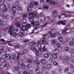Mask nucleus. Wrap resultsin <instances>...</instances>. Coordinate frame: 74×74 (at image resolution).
<instances>
[{
	"label": "nucleus",
	"instance_id": "obj_1",
	"mask_svg": "<svg viewBox=\"0 0 74 74\" xmlns=\"http://www.w3.org/2000/svg\"><path fill=\"white\" fill-rule=\"evenodd\" d=\"M8 32L9 34L10 35L13 36L14 37H16L18 35V34L16 32H14L13 34V32H18V29L17 27H15L14 28L13 26L12 25L10 27L8 30Z\"/></svg>",
	"mask_w": 74,
	"mask_h": 74
},
{
	"label": "nucleus",
	"instance_id": "obj_2",
	"mask_svg": "<svg viewBox=\"0 0 74 74\" xmlns=\"http://www.w3.org/2000/svg\"><path fill=\"white\" fill-rule=\"evenodd\" d=\"M29 21L30 22H31V24L32 25H34V23H35V21H34V19L33 18H38V16L36 12H32L31 13H30L29 14Z\"/></svg>",
	"mask_w": 74,
	"mask_h": 74
},
{
	"label": "nucleus",
	"instance_id": "obj_3",
	"mask_svg": "<svg viewBox=\"0 0 74 74\" xmlns=\"http://www.w3.org/2000/svg\"><path fill=\"white\" fill-rule=\"evenodd\" d=\"M66 60H68L69 62H73V58L71 57L66 56H65V59L63 60V63L64 64H68V62Z\"/></svg>",
	"mask_w": 74,
	"mask_h": 74
},
{
	"label": "nucleus",
	"instance_id": "obj_4",
	"mask_svg": "<svg viewBox=\"0 0 74 74\" xmlns=\"http://www.w3.org/2000/svg\"><path fill=\"white\" fill-rule=\"evenodd\" d=\"M65 13L64 11H62L61 12V15H64L66 17H70L73 14V12L67 11H65V13L67 14H64Z\"/></svg>",
	"mask_w": 74,
	"mask_h": 74
},
{
	"label": "nucleus",
	"instance_id": "obj_5",
	"mask_svg": "<svg viewBox=\"0 0 74 74\" xmlns=\"http://www.w3.org/2000/svg\"><path fill=\"white\" fill-rule=\"evenodd\" d=\"M38 48V49H40V50L41 52V54H42L43 53V52H45L47 51V49L45 48V46H43L41 48V45L40 44H39L37 45Z\"/></svg>",
	"mask_w": 74,
	"mask_h": 74
},
{
	"label": "nucleus",
	"instance_id": "obj_6",
	"mask_svg": "<svg viewBox=\"0 0 74 74\" xmlns=\"http://www.w3.org/2000/svg\"><path fill=\"white\" fill-rule=\"evenodd\" d=\"M20 32L18 34V35L20 36V37H22L23 36V34H27V31H25V32L23 30H22L21 29H20Z\"/></svg>",
	"mask_w": 74,
	"mask_h": 74
},
{
	"label": "nucleus",
	"instance_id": "obj_7",
	"mask_svg": "<svg viewBox=\"0 0 74 74\" xmlns=\"http://www.w3.org/2000/svg\"><path fill=\"white\" fill-rule=\"evenodd\" d=\"M0 8L1 9V10H4L5 12H7V11L8 10L7 8H6L5 5V4H1L0 6Z\"/></svg>",
	"mask_w": 74,
	"mask_h": 74
},
{
	"label": "nucleus",
	"instance_id": "obj_8",
	"mask_svg": "<svg viewBox=\"0 0 74 74\" xmlns=\"http://www.w3.org/2000/svg\"><path fill=\"white\" fill-rule=\"evenodd\" d=\"M46 1L47 3H48L49 4H51L53 5H56L58 3L56 1H51V0H46Z\"/></svg>",
	"mask_w": 74,
	"mask_h": 74
},
{
	"label": "nucleus",
	"instance_id": "obj_9",
	"mask_svg": "<svg viewBox=\"0 0 74 74\" xmlns=\"http://www.w3.org/2000/svg\"><path fill=\"white\" fill-rule=\"evenodd\" d=\"M40 44V41L38 40L37 43H36V42H31V45L32 46L33 45L34 46V47H36L38 45H39Z\"/></svg>",
	"mask_w": 74,
	"mask_h": 74
},
{
	"label": "nucleus",
	"instance_id": "obj_10",
	"mask_svg": "<svg viewBox=\"0 0 74 74\" xmlns=\"http://www.w3.org/2000/svg\"><path fill=\"white\" fill-rule=\"evenodd\" d=\"M37 15L38 16V17H39V16H40V17H42L43 16L44 19V21H45L46 20H47V18L46 17V16L44 15V13H41L38 14H37Z\"/></svg>",
	"mask_w": 74,
	"mask_h": 74
},
{
	"label": "nucleus",
	"instance_id": "obj_11",
	"mask_svg": "<svg viewBox=\"0 0 74 74\" xmlns=\"http://www.w3.org/2000/svg\"><path fill=\"white\" fill-rule=\"evenodd\" d=\"M11 40H12L11 39H8L7 40L8 41H6L3 38L0 39V41H2L3 42V44H5L7 42H10L11 41Z\"/></svg>",
	"mask_w": 74,
	"mask_h": 74
},
{
	"label": "nucleus",
	"instance_id": "obj_12",
	"mask_svg": "<svg viewBox=\"0 0 74 74\" xmlns=\"http://www.w3.org/2000/svg\"><path fill=\"white\" fill-rule=\"evenodd\" d=\"M66 22V21L65 20H63L62 21L58 22L56 23V25H60V24H61L62 25H66V23L64 22Z\"/></svg>",
	"mask_w": 74,
	"mask_h": 74
},
{
	"label": "nucleus",
	"instance_id": "obj_13",
	"mask_svg": "<svg viewBox=\"0 0 74 74\" xmlns=\"http://www.w3.org/2000/svg\"><path fill=\"white\" fill-rule=\"evenodd\" d=\"M56 42H57V41H56V40H52L51 42V45L53 46H55Z\"/></svg>",
	"mask_w": 74,
	"mask_h": 74
},
{
	"label": "nucleus",
	"instance_id": "obj_14",
	"mask_svg": "<svg viewBox=\"0 0 74 74\" xmlns=\"http://www.w3.org/2000/svg\"><path fill=\"white\" fill-rule=\"evenodd\" d=\"M29 46H30V47L29 48V49L31 50H32V51H35V50H36V49L35 48L36 47H34V46H33V45L32 46L31 45V42L30 43Z\"/></svg>",
	"mask_w": 74,
	"mask_h": 74
},
{
	"label": "nucleus",
	"instance_id": "obj_15",
	"mask_svg": "<svg viewBox=\"0 0 74 74\" xmlns=\"http://www.w3.org/2000/svg\"><path fill=\"white\" fill-rule=\"evenodd\" d=\"M54 52L56 54H59L60 52V50L58 48H55L54 50Z\"/></svg>",
	"mask_w": 74,
	"mask_h": 74
},
{
	"label": "nucleus",
	"instance_id": "obj_16",
	"mask_svg": "<svg viewBox=\"0 0 74 74\" xmlns=\"http://www.w3.org/2000/svg\"><path fill=\"white\" fill-rule=\"evenodd\" d=\"M19 66H16L15 67H13V70L14 71H15V70L16 71H18L20 70Z\"/></svg>",
	"mask_w": 74,
	"mask_h": 74
},
{
	"label": "nucleus",
	"instance_id": "obj_17",
	"mask_svg": "<svg viewBox=\"0 0 74 74\" xmlns=\"http://www.w3.org/2000/svg\"><path fill=\"white\" fill-rule=\"evenodd\" d=\"M40 25V22H36V23L35 25L34 24L33 27L34 28H36L38 27L37 26Z\"/></svg>",
	"mask_w": 74,
	"mask_h": 74
},
{
	"label": "nucleus",
	"instance_id": "obj_18",
	"mask_svg": "<svg viewBox=\"0 0 74 74\" xmlns=\"http://www.w3.org/2000/svg\"><path fill=\"white\" fill-rule=\"evenodd\" d=\"M21 29L22 30H23L24 32H25V31H27V29L25 25H23L21 27Z\"/></svg>",
	"mask_w": 74,
	"mask_h": 74
},
{
	"label": "nucleus",
	"instance_id": "obj_19",
	"mask_svg": "<svg viewBox=\"0 0 74 74\" xmlns=\"http://www.w3.org/2000/svg\"><path fill=\"white\" fill-rule=\"evenodd\" d=\"M40 62L42 64H44L46 63V61L45 59L43 58L40 60Z\"/></svg>",
	"mask_w": 74,
	"mask_h": 74
},
{
	"label": "nucleus",
	"instance_id": "obj_20",
	"mask_svg": "<svg viewBox=\"0 0 74 74\" xmlns=\"http://www.w3.org/2000/svg\"><path fill=\"white\" fill-rule=\"evenodd\" d=\"M57 34V33H54L51 34L50 35L51 38H54V37H56V34Z\"/></svg>",
	"mask_w": 74,
	"mask_h": 74
},
{
	"label": "nucleus",
	"instance_id": "obj_21",
	"mask_svg": "<svg viewBox=\"0 0 74 74\" xmlns=\"http://www.w3.org/2000/svg\"><path fill=\"white\" fill-rule=\"evenodd\" d=\"M51 67H52L51 64H49L47 66V70H50L51 69Z\"/></svg>",
	"mask_w": 74,
	"mask_h": 74
},
{
	"label": "nucleus",
	"instance_id": "obj_22",
	"mask_svg": "<svg viewBox=\"0 0 74 74\" xmlns=\"http://www.w3.org/2000/svg\"><path fill=\"white\" fill-rule=\"evenodd\" d=\"M34 64L37 66H39L40 64V61L37 60L34 62Z\"/></svg>",
	"mask_w": 74,
	"mask_h": 74
},
{
	"label": "nucleus",
	"instance_id": "obj_23",
	"mask_svg": "<svg viewBox=\"0 0 74 74\" xmlns=\"http://www.w3.org/2000/svg\"><path fill=\"white\" fill-rule=\"evenodd\" d=\"M4 16H4H2L3 18L4 19H6L7 20H8L10 19V16Z\"/></svg>",
	"mask_w": 74,
	"mask_h": 74
},
{
	"label": "nucleus",
	"instance_id": "obj_24",
	"mask_svg": "<svg viewBox=\"0 0 74 74\" xmlns=\"http://www.w3.org/2000/svg\"><path fill=\"white\" fill-rule=\"evenodd\" d=\"M11 16L12 19H14V18H15V13L13 12L11 13Z\"/></svg>",
	"mask_w": 74,
	"mask_h": 74
},
{
	"label": "nucleus",
	"instance_id": "obj_25",
	"mask_svg": "<svg viewBox=\"0 0 74 74\" xmlns=\"http://www.w3.org/2000/svg\"><path fill=\"white\" fill-rule=\"evenodd\" d=\"M70 52L71 53V56L74 58V50L72 49L70 50Z\"/></svg>",
	"mask_w": 74,
	"mask_h": 74
},
{
	"label": "nucleus",
	"instance_id": "obj_26",
	"mask_svg": "<svg viewBox=\"0 0 74 74\" xmlns=\"http://www.w3.org/2000/svg\"><path fill=\"white\" fill-rule=\"evenodd\" d=\"M16 57V55L14 53H12L11 55V59H14Z\"/></svg>",
	"mask_w": 74,
	"mask_h": 74
},
{
	"label": "nucleus",
	"instance_id": "obj_27",
	"mask_svg": "<svg viewBox=\"0 0 74 74\" xmlns=\"http://www.w3.org/2000/svg\"><path fill=\"white\" fill-rule=\"evenodd\" d=\"M43 37H45V38H46L47 40H49V36L48 35V34L43 35Z\"/></svg>",
	"mask_w": 74,
	"mask_h": 74
},
{
	"label": "nucleus",
	"instance_id": "obj_28",
	"mask_svg": "<svg viewBox=\"0 0 74 74\" xmlns=\"http://www.w3.org/2000/svg\"><path fill=\"white\" fill-rule=\"evenodd\" d=\"M43 55L45 58H49V54L47 53H45Z\"/></svg>",
	"mask_w": 74,
	"mask_h": 74
},
{
	"label": "nucleus",
	"instance_id": "obj_29",
	"mask_svg": "<svg viewBox=\"0 0 74 74\" xmlns=\"http://www.w3.org/2000/svg\"><path fill=\"white\" fill-rule=\"evenodd\" d=\"M29 6L31 8L34 7V3L32 2H30V5Z\"/></svg>",
	"mask_w": 74,
	"mask_h": 74
},
{
	"label": "nucleus",
	"instance_id": "obj_30",
	"mask_svg": "<svg viewBox=\"0 0 74 74\" xmlns=\"http://www.w3.org/2000/svg\"><path fill=\"white\" fill-rule=\"evenodd\" d=\"M15 24L16 26L18 27H20L21 26V23L18 22H16Z\"/></svg>",
	"mask_w": 74,
	"mask_h": 74
},
{
	"label": "nucleus",
	"instance_id": "obj_31",
	"mask_svg": "<svg viewBox=\"0 0 74 74\" xmlns=\"http://www.w3.org/2000/svg\"><path fill=\"white\" fill-rule=\"evenodd\" d=\"M12 9L13 12H16L17 10V9H16V7H15V6H13Z\"/></svg>",
	"mask_w": 74,
	"mask_h": 74
},
{
	"label": "nucleus",
	"instance_id": "obj_32",
	"mask_svg": "<svg viewBox=\"0 0 74 74\" xmlns=\"http://www.w3.org/2000/svg\"><path fill=\"white\" fill-rule=\"evenodd\" d=\"M58 39L59 41L61 42V41H63V37H62V36H60L58 37Z\"/></svg>",
	"mask_w": 74,
	"mask_h": 74
},
{
	"label": "nucleus",
	"instance_id": "obj_33",
	"mask_svg": "<svg viewBox=\"0 0 74 74\" xmlns=\"http://www.w3.org/2000/svg\"><path fill=\"white\" fill-rule=\"evenodd\" d=\"M6 58L8 59H10L11 58V55L10 54H6Z\"/></svg>",
	"mask_w": 74,
	"mask_h": 74
},
{
	"label": "nucleus",
	"instance_id": "obj_34",
	"mask_svg": "<svg viewBox=\"0 0 74 74\" xmlns=\"http://www.w3.org/2000/svg\"><path fill=\"white\" fill-rule=\"evenodd\" d=\"M41 40H42V43L43 44H45V38L43 37H43L42 38Z\"/></svg>",
	"mask_w": 74,
	"mask_h": 74
},
{
	"label": "nucleus",
	"instance_id": "obj_35",
	"mask_svg": "<svg viewBox=\"0 0 74 74\" xmlns=\"http://www.w3.org/2000/svg\"><path fill=\"white\" fill-rule=\"evenodd\" d=\"M21 67L23 69H25L26 67V65L24 63H22L21 64Z\"/></svg>",
	"mask_w": 74,
	"mask_h": 74
},
{
	"label": "nucleus",
	"instance_id": "obj_36",
	"mask_svg": "<svg viewBox=\"0 0 74 74\" xmlns=\"http://www.w3.org/2000/svg\"><path fill=\"white\" fill-rule=\"evenodd\" d=\"M71 27V25L70 24H69L67 25L66 27V29H68L69 30Z\"/></svg>",
	"mask_w": 74,
	"mask_h": 74
},
{
	"label": "nucleus",
	"instance_id": "obj_37",
	"mask_svg": "<svg viewBox=\"0 0 74 74\" xmlns=\"http://www.w3.org/2000/svg\"><path fill=\"white\" fill-rule=\"evenodd\" d=\"M46 68H47V66H43L41 70L42 71H44L46 70Z\"/></svg>",
	"mask_w": 74,
	"mask_h": 74
},
{
	"label": "nucleus",
	"instance_id": "obj_38",
	"mask_svg": "<svg viewBox=\"0 0 74 74\" xmlns=\"http://www.w3.org/2000/svg\"><path fill=\"white\" fill-rule=\"evenodd\" d=\"M43 7L44 9H48L49 8V7L47 6V5L46 4H44L43 6Z\"/></svg>",
	"mask_w": 74,
	"mask_h": 74
},
{
	"label": "nucleus",
	"instance_id": "obj_39",
	"mask_svg": "<svg viewBox=\"0 0 74 74\" xmlns=\"http://www.w3.org/2000/svg\"><path fill=\"white\" fill-rule=\"evenodd\" d=\"M22 23L23 24H26V23H27V20L25 19H24L22 21Z\"/></svg>",
	"mask_w": 74,
	"mask_h": 74
},
{
	"label": "nucleus",
	"instance_id": "obj_40",
	"mask_svg": "<svg viewBox=\"0 0 74 74\" xmlns=\"http://www.w3.org/2000/svg\"><path fill=\"white\" fill-rule=\"evenodd\" d=\"M23 51L24 53L27 54L29 53V50L26 49L23 50Z\"/></svg>",
	"mask_w": 74,
	"mask_h": 74
},
{
	"label": "nucleus",
	"instance_id": "obj_41",
	"mask_svg": "<svg viewBox=\"0 0 74 74\" xmlns=\"http://www.w3.org/2000/svg\"><path fill=\"white\" fill-rule=\"evenodd\" d=\"M27 63H30V64L33 63V61H32V60L30 59L27 60Z\"/></svg>",
	"mask_w": 74,
	"mask_h": 74
},
{
	"label": "nucleus",
	"instance_id": "obj_42",
	"mask_svg": "<svg viewBox=\"0 0 74 74\" xmlns=\"http://www.w3.org/2000/svg\"><path fill=\"white\" fill-rule=\"evenodd\" d=\"M27 67L28 68V69H31V68H32L33 66L31 64H28L27 65Z\"/></svg>",
	"mask_w": 74,
	"mask_h": 74
},
{
	"label": "nucleus",
	"instance_id": "obj_43",
	"mask_svg": "<svg viewBox=\"0 0 74 74\" xmlns=\"http://www.w3.org/2000/svg\"><path fill=\"white\" fill-rule=\"evenodd\" d=\"M10 66V65L8 64H5L3 65L4 67H8Z\"/></svg>",
	"mask_w": 74,
	"mask_h": 74
},
{
	"label": "nucleus",
	"instance_id": "obj_44",
	"mask_svg": "<svg viewBox=\"0 0 74 74\" xmlns=\"http://www.w3.org/2000/svg\"><path fill=\"white\" fill-rule=\"evenodd\" d=\"M57 54H53L52 55V56L54 59H56L58 56H57Z\"/></svg>",
	"mask_w": 74,
	"mask_h": 74
},
{
	"label": "nucleus",
	"instance_id": "obj_45",
	"mask_svg": "<svg viewBox=\"0 0 74 74\" xmlns=\"http://www.w3.org/2000/svg\"><path fill=\"white\" fill-rule=\"evenodd\" d=\"M27 11H32V8L29 6H28L27 8Z\"/></svg>",
	"mask_w": 74,
	"mask_h": 74
},
{
	"label": "nucleus",
	"instance_id": "obj_46",
	"mask_svg": "<svg viewBox=\"0 0 74 74\" xmlns=\"http://www.w3.org/2000/svg\"><path fill=\"white\" fill-rule=\"evenodd\" d=\"M69 68L67 67L64 69V72L65 73H67L68 72V71H69Z\"/></svg>",
	"mask_w": 74,
	"mask_h": 74
},
{
	"label": "nucleus",
	"instance_id": "obj_47",
	"mask_svg": "<svg viewBox=\"0 0 74 74\" xmlns=\"http://www.w3.org/2000/svg\"><path fill=\"white\" fill-rule=\"evenodd\" d=\"M4 12L3 11H1L0 14V16H1L3 17L4 16Z\"/></svg>",
	"mask_w": 74,
	"mask_h": 74
},
{
	"label": "nucleus",
	"instance_id": "obj_48",
	"mask_svg": "<svg viewBox=\"0 0 74 74\" xmlns=\"http://www.w3.org/2000/svg\"><path fill=\"white\" fill-rule=\"evenodd\" d=\"M18 55H23L24 53V52L23 51H21L20 52V53H18Z\"/></svg>",
	"mask_w": 74,
	"mask_h": 74
},
{
	"label": "nucleus",
	"instance_id": "obj_49",
	"mask_svg": "<svg viewBox=\"0 0 74 74\" xmlns=\"http://www.w3.org/2000/svg\"><path fill=\"white\" fill-rule=\"evenodd\" d=\"M28 16L27 14H25L23 16V18H27Z\"/></svg>",
	"mask_w": 74,
	"mask_h": 74
},
{
	"label": "nucleus",
	"instance_id": "obj_50",
	"mask_svg": "<svg viewBox=\"0 0 74 74\" xmlns=\"http://www.w3.org/2000/svg\"><path fill=\"white\" fill-rule=\"evenodd\" d=\"M17 9L19 11H21V10H22V8H21V6L19 5L18 6Z\"/></svg>",
	"mask_w": 74,
	"mask_h": 74
},
{
	"label": "nucleus",
	"instance_id": "obj_51",
	"mask_svg": "<svg viewBox=\"0 0 74 74\" xmlns=\"http://www.w3.org/2000/svg\"><path fill=\"white\" fill-rule=\"evenodd\" d=\"M15 5H19V3L18 1H16L15 3Z\"/></svg>",
	"mask_w": 74,
	"mask_h": 74
},
{
	"label": "nucleus",
	"instance_id": "obj_52",
	"mask_svg": "<svg viewBox=\"0 0 74 74\" xmlns=\"http://www.w3.org/2000/svg\"><path fill=\"white\" fill-rule=\"evenodd\" d=\"M4 49H0V54H1V53H3L4 52Z\"/></svg>",
	"mask_w": 74,
	"mask_h": 74
},
{
	"label": "nucleus",
	"instance_id": "obj_53",
	"mask_svg": "<svg viewBox=\"0 0 74 74\" xmlns=\"http://www.w3.org/2000/svg\"><path fill=\"white\" fill-rule=\"evenodd\" d=\"M7 22L6 21H5L3 22L2 25L3 26H5L7 25Z\"/></svg>",
	"mask_w": 74,
	"mask_h": 74
},
{
	"label": "nucleus",
	"instance_id": "obj_54",
	"mask_svg": "<svg viewBox=\"0 0 74 74\" xmlns=\"http://www.w3.org/2000/svg\"><path fill=\"white\" fill-rule=\"evenodd\" d=\"M2 59H5V58H6V55H2Z\"/></svg>",
	"mask_w": 74,
	"mask_h": 74
},
{
	"label": "nucleus",
	"instance_id": "obj_55",
	"mask_svg": "<svg viewBox=\"0 0 74 74\" xmlns=\"http://www.w3.org/2000/svg\"><path fill=\"white\" fill-rule=\"evenodd\" d=\"M26 27L27 29H30L31 27V25L30 24H27V25Z\"/></svg>",
	"mask_w": 74,
	"mask_h": 74
},
{
	"label": "nucleus",
	"instance_id": "obj_56",
	"mask_svg": "<svg viewBox=\"0 0 74 74\" xmlns=\"http://www.w3.org/2000/svg\"><path fill=\"white\" fill-rule=\"evenodd\" d=\"M69 44L71 46H73L74 45V43L73 42H70Z\"/></svg>",
	"mask_w": 74,
	"mask_h": 74
},
{
	"label": "nucleus",
	"instance_id": "obj_57",
	"mask_svg": "<svg viewBox=\"0 0 74 74\" xmlns=\"http://www.w3.org/2000/svg\"><path fill=\"white\" fill-rule=\"evenodd\" d=\"M60 44L59 43H57V47L58 48H60Z\"/></svg>",
	"mask_w": 74,
	"mask_h": 74
},
{
	"label": "nucleus",
	"instance_id": "obj_58",
	"mask_svg": "<svg viewBox=\"0 0 74 74\" xmlns=\"http://www.w3.org/2000/svg\"><path fill=\"white\" fill-rule=\"evenodd\" d=\"M69 47H66L64 48L65 51H69Z\"/></svg>",
	"mask_w": 74,
	"mask_h": 74
},
{
	"label": "nucleus",
	"instance_id": "obj_59",
	"mask_svg": "<svg viewBox=\"0 0 74 74\" xmlns=\"http://www.w3.org/2000/svg\"><path fill=\"white\" fill-rule=\"evenodd\" d=\"M58 62L55 61L53 63V64L54 66H56V65H58Z\"/></svg>",
	"mask_w": 74,
	"mask_h": 74
},
{
	"label": "nucleus",
	"instance_id": "obj_60",
	"mask_svg": "<svg viewBox=\"0 0 74 74\" xmlns=\"http://www.w3.org/2000/svg\"><path fill=\"white\" fill-rule=\"evenodd\" d=\"M34 3V5L36 6H37V5H38V3L37 2H35Z\"/></svg>",
	"mask_w": 74,
	"mask_h": 74
},
{
	"label": "nucleus",
	"instance_id": "obj_61",
	"mask_svg": "<svg viewBox=\"0 0 74 74\" xmlns=\"http://www.w3.org/2000/svg\"><path fill=\"white\" fill-rule=\"evenodd\" d=\"M59 59H60V60H63V57L62 56H61L59 57Z\"/></svg>",
	"mask_w": 74,
	"mask_h": 74
},
{
	"label": "nucleus",
	"instance_id": "obj_62",
	"mask_svg": "<svg viewBox=\"0 0 74 74\" xmlns=\"http://www.w3.org/2000/svg\"><path fill=\"white\" fill-rule=\"evenodd\" d=\"M69 41H73V37H71L69 39Z\"/></svg>",
	"mask_w": 74,
	"mask_h": 74
},
{
	"label": "nucleus",
	"instance_id": "obj_63",
	"mask_svg": "<svg viewBox=\"0 0 74 74\" xmlns=\"http://www.w3.org/2000/svg\"><path fill=\"white\" fill-rule=\"evenodd\" d=\"M28 74H33V71H29Z\"/></svg>",
	"mask_w": 74,
	"mask_h": 74
},
{
	"label": "nucleus",
	"instance_id": "obj_64",
	"mask_svg": "<svg viewBox=\"0 0 74 74\" xmlns=\"http://www.w3.org/2000/svg\"><path fill=\"white\" fill-rule=\"evenodd\" d=\"M54 71H51L49 72V73L50 74H54Z\"/></svg>",
	"mask_w": 74,
	"mask_h": 74
}]
</instances>
